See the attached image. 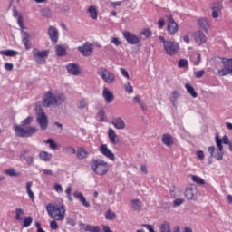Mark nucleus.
I'll return each instance as SVG.
<instances>
[{
	"label": "nucleus",
	"mask_w": 232,
	"mask_h": 232,
	"mask_svg": "<svg viewBox=\"0 0 232 232\" xmlns=\"http://www.w3.org/2000/svg\"><path fill=\"white\" fill-rule=\"evenodd\" d=\"M34 121V117L28 116L24 120L21 121L20 125H14V135L16 137H21L22 139H28V137H32L37 133V127L29 126L24 128V126H28L32 124V121Z\"/></svg>",
	"instance_id": "nucleus-1"
},
{
	"label": "nucleus",
	"mask_w": 232,
	"mask_h": 232,
	"mask_svg": "<svg viewBox=\"0 0 232 232\" xmlns=\"http://www.w3.org/2000/svg\"><path fill=\"white\" fill-rule=\"evenodd\" d=\"M64 101H66L64 94L50 90L43 95L42 105L44 108H50V106L57 108V106H61Z\"/></svg>",
	"instance_id": "nucleus-2"
},
{
	"label": "nucleus",
	"mask_w": 232,
	"mask_h": 232,
	"mask_svg": "<svg viewBox=\"0 0 232 232\" xmlns=\"http://www.w3.org/2000/svg\"><path fill=\"white\" fill-rule=\"evenodd\" d=\"M48 216L53 218V220H57L58 222H63L64 217L66 216V208L63 205L49 203L45 207Z\"/></svg>",
	"instance_id": "nucleus-3"
},
{
	"label": "nucleus",
	"mask_w": 232,
	"mask_h": 232,
	"mask_svg": "<svg viewBox=\"0 0 232 232\" xmlns=\"http://www.w3.org/2000/svg\"><path fill=\"white\" fill-rule=\"evenodd\" d=\"M91 169L96 175H106L110 171V164L102 159L92 160L91 162Z\"/></svg>",
	"instance_id": "nucleus-4"
},
{
	"label": "nucleus",
	"mask_w": 232,
	"mask_h": 232,
	"mask_svg": "<svg viewBox=\"0 0 232 232\" xmlns=\"http://www.w3.org/2000/svg\"><path fill=\"white\" fill-rule=\"evenodd\" d=\"M216 140V145L218 147V150L215 153V146H210L208 149V153H210V157L214 159H217V160H222L224 158V147L222 146V139L218 136V134H216L215 136Z\"/></svg>",
	"instance_id": "nucleus-5"
},
{
	"label": "nucleus",
	"mask_w": 232,
	"mask_h": 232,
	"mask_svg": "<svg viewBox=\"0 0 232 232\" xmlns=\"http://www.w3.org/2000/svg\"><path fill=\"white\" fill-rule=\"evenodd\" d=\"M159 39L163 43V48L167 55H176L179 52V44L177 42L166 40L164 36H159Z\"/></svg>",
	"instance_id": "nucleus-6"
},
{
	"label": "nucleus",
	"mask_w": 232,
	"mask_h": 232,
	"mask_svg": "<svg viewBox=\"0 0 232 232\" xmlns=\"http://www.w3.org/2000/svg\"><path fill=\"white\" fill-rule=\"evenodd\" d=\"M185 198L187 200H198V195H200V191L197 185L190 184L188 185L184 191Z\"/></svg>",
	"instance_id": "nucleus-7"
},
{
	"label": "nucleus",
	"mask_w": 232,
	"mask_h": 232,
	"mask_svg": "<svg viewBox=\"0 0 232 232\" xmlns=\"http://www.w3.org/2000/svg\"><path fill=\"white\" fill-rule=\"evenodd\" d=\"M98 75L107 84H113V82H115V74L104 67H102L98 70Z\"/></svg>",
	"instance_id": "nucleus-8"
},
{
	"label": "nucleus",
	"mask_w": 232,
	"mask_h": 232,
	"mask_svg": "<svg viewBox=\"0 0 232 232\" xmlns=\"http://www.w3.org/2000/svg\"><path fill=\"white\" fill-rule=\"evenodd\" d=\"M50 54V51L42 50L39 51L37 48L33 49V55L37 64H46V57Z\"/></svg>",
	"instance_id": "nucleus-9"
},
{
	"label": "nucleus",
	"mask_w": 232,
	"mask_h": 232,
	"mask_svg": "<svg viewBox=\"0 0 232 232\" xmlns=\"http://www.w3.org/2000/svg\"><path fill=\"white\" fill-rule=\"evenodd\" d=\"M223 69L218 70V75L219 77H226V75H232V58L222 59Z\"/></svg>",
	"instance_id": "nucleus-10"
},
{
	"label": "nucleus",
	"mask_w": 232,
	"mask_h": 232,
	"mask_svg": "<svg viewBox=\"0 0 232 232\" xmlns=\"http://www.w3.org/2000/svg\"><path fill=\"white\" fill-rule=\"evenodd\" d=\"M36 122L39 124L41 130L48 129V117L43 109H39L36 112Z\"/></svg>",
	"instance_id": "nucleus-11"
},
{
	"label": "nucleus",
	"mask_w": 232,
	"mask_h": 232,
	"mask_svg": "<svg viewBox=\"0 0 232 232\" xmlns=\"http://www.w3.org/2000/svg\"><path fill=\"white\" fill-rule=\"evenodd\" d=\"M122 35L127 41L128 44H139L140 43V37L137 36L131 32L125 31L122 33Z\"/></svg>",
	"instance_id": "nucleus-12"
},
{
	"label": "nucleus",
	"mask_w": 232,
	"mask_h": 232,
	"mask_svg": "<svg viewBox=\"0 0 232 232\" xmlns=\"http://www.w3.org/2000/svg\"><path fill=\"white\" fill-rule=\"evenodd\" d=\"M167 18L169 20L167 26L169 35H175L179 32V24L173 19V15H169Z\"/></svg>",
	"instance_id": "nucleus-13"
},
{
	"label": "nucleus",
	"mask_w": 232,
	"mask_h": 232,
	"mask_svg": "<svg viewBox=\"0 0 232 232\" xmlns=\"http://www.w3.org/2000/svg\"><path fill=\"white\" fill-rule=\"evenodd\" d=\"M21 28V37H22V44H24L25 50H30L32 48V44H30V34L28 32H25L24 24L19 25Z\"/></svg>",
	"instance_id": "nucleus-14"
},
{
	"label": "nucleus",
	"mask_w": 232,
	"mask_h": 232,
	"mask_svg": "<svg viewBox=\"0 0 232 232\" xmlns=\"http://www.w3.org/2000/svg\"><path fill=\"white\" fill-rule=\"evenodd\" d=\"M78 50L84 57H89V55L93 53V45L92 43L86 42L82 46L78 47Z\"/></svg>",
	"instance_id": "nucleus-15"
},
{
	"label": "nucleus",
	"mask_w": 232,
	"mask_h": 232,
	"mask_svg": "<svg viewBox=\"0 0 232 232\" xmlns=\"http://www.w3.org/2000/svg\"><path fill=\"white\" fill-rule=\"evenodd\" d=\"M100 153L102 155H104L107 159H110V160H115V154L108 148L107 144H102L99 148Z\"/></svg>",
	"instance_id": "nucleus-16"
},
{
	"label": "nucleus",
	"mask_w": 232,
	"mask_h": 232,
	"mask_svg": "<svg viewBox=\"0 0 232 232\" xmlns=\"http://www.w3.org/2000/svg\"><path fill=\"white\" fill-rule=\"evenodd\" d=\"M194 39L198 46H202V44H206V43H208V36H206L202 31L196 32L194 34Z\"/></svg>",
	"instance_id": "nucleus-17"
},
{
	"label": "nucleus",
	"mask_w": 232,
	"mask_h": 232,
	"mask_svg": "<svg viewBox=\"0 0 232 232\" xmlns=\"http://www.w3.org/2000/svg\"><path fill=\"white\" fill-rule=\"evenodd\" d=\"M224 8V5H222V3L217 2L213 3L211 5L212 10V17L213 19H218V12H221V10Z\"/></svg>",
	"instance_id": "nucleus-18"
},
{
	"label": "nucleus",
	"mask_w": 232,
	"mask_h": 232,
	"mask_svg": "<svg viewBox=\"0 0 232 232\" xmlns=\"http://www.w3.org/2000/svg\"><path fill=\"white\" fill-rule=\"evenodd\" d=\"M161 141L167 148H171L175 144V140H173V136L169 133L162 134Z\"/></svg>",
	"instance_id": "nucleus-19"
},
{
	"label": "nucleus",
	"mask_w": 232,
	"mask_h": 232,
	"mask_svg": "<svg viewBox=\"0 0 232 232\" xmlns=\"http://www.w3.org/2000/svg\"><path fill=\"white\" fill-rule=\"evenodd\" d=\"M47 34L53 43H57V41H59V31L57 28L49 26Z\"/></svg>",
	"instance_id": "nucleus-20"
},
{
	"label": "nucleus",
	"mask_w": 232,
	"mask_h": 232,
	"mask_svg": "<svg viewBox=\"0 0 232 232\" xmlns=\"http://www.w3.org/2000/svg\"><path fill=\"white\" fill-rule=\"evenodd\" d=\"M112 126H114V128L116 130H125L126 129V121H124V120L121 117H116L112 120L111 122Z\"/></svg>",
	"instance_id": "nucleus-21"
},
{
	"label": "nucleus",
	"mask_w": 232,
	"mask_h": 232,
	"mask_svg": "<svg viewBox=\"0 0 232 232\" xmlns=\"http://www.w3.org/2000/svg\"><path fill=\"white\" fill-rule=\"evenodd\" d=\"M66 70L71 75H79L81 73V67L77 63H69L66 65Z\"/></svg>",
	"instance_id": "nucleus-22"
},
{
	"label": "nucleus",
	"mask_w": 232,
	"mask_h": 232,
	"mask_svg": "<svg viewBox=\"0 0 232 232\" xmlns=\"http://www.w3.org/2000/svg\"><path fill=\"white\" fill-rule=\"evenodd\" d=\"M73 197L74 198H76V200H80L81 204H82L84 208H90V202L86 200V197H84V195L82 192L74 191Z\"/></svg>",
	"instance_id": "nucleus-23"
},
{
	"label": "nucleus",
	"mask_w": 232,
	"mask_h": 232,
	"mask_svg": "<svg viewBox=\"0 0 232 232\" xmlns=\"http://www.w3.org/2000/svg\"><path fill=\"white\" fill-rule=\"evenodd\" d=\"M102 97L106 101L107 104H110L111 102H113V99H115V96L113 95V92H111L108 87H105L102 91Z\"/></svg>",
	"instance_id": "nucleus-24"
},
{
	"label": "nucleus",
	"mask_w": 232,
	"mask_h": 232,
	"mask_svg": "<svg viewBox=\"0 0 232 232\" xmlns=\"http://www.w3.org/2000/svg\"><path fill=\"white\" fill-rule=\"evenodd\" d=\"M108 138L111 144H117L119 142V137L117 136L115 130L111 128L108 130Z\"/></svg>",
	"instance_id": "nucleus-25"
},
{
	"label": "nucleus",
	"mask_w": 232,
	"mask_h": 232,
	"mask_svg": "<svg viewBox=\"0 0 232 232\" xmlns=\"http://www.w3.org/2000/svg\"><path fill=\"white\" fill-rule=\"evenodd\" d=\"M88 14H90L91 19L95 21L97 17H99V11L97 10V6L95 5H91L87 9Z\"/></svg>",
	"instance_id": "nucleus-26"
},
{
	"label": "nucleus",
	"mask_w": 232,
	"mask_h": 232,
	"mask_svg": "<svg viewBox=\"0 0 232 232\" xmlns=\"http://www.w3.org/2000/svg\"><path fill=\"white\" fill-rule=\"evenodd\" d=\"M88 155H90V153L88 152V150H86L84 147L78 148L77 154H76L77 159H79L80 160H82L83 159H86Z\"/></svg>",
	"instance_id": "nucleus-27"
},
{
	"label": "nucleus",
	"mask_w": 232,
	"mask_h": 232,
	"mask_svg": "<svg viewBox=\"0 0 232 232\" xmlns=\"http://www.w3.org/2000/svg\"><path fill=\"white\" fill-rule=\"evenodd\" d=\"M40 160H43V162H50L52 160V153L46 152L44 150L41 151L38 155Z\"/></svg>",
	"instance_id": "nucleus-28"
},
{
	"label": "nucleus",
	"mask_w": 232,
	"mask_h": 232,
	"mask_svg": "<svg viewBox=\"0 0 232 232\" xmlns=\"http://www.w3.org/2000/svg\"><path fill=\"white\" fill-rule=\"evenodd\" d=\"M198 24L202 28V30L207 31L209 28V19L204 17L199 18L198 20Z\"/></svg>",
	"instance_id": "nucleus-29"
},
{
	"label": "nucleus",
	"mask_w": 232,
	"mask_h": 232,
	"mask_svg": "<svg viewBox=\"0 0 232 232\" xmlns=\"http://www.w3.org/2000/svg\"><path fill=\"white\" fill-rule=\"evenodd\" d=\"M32 186H33L32 181L26 182L25 189L29 198H31L32 201L34 202V200H35V195L34 194V191H32Z\"/></svg>",
	"instance_id": "nucleus-30"
},
{
	"label": "nucleus",
	"mask_w": 232,
	"mask_h": 232,
	"mask_svg": "<svg viewBox=\"0 0 232 232\" xmlns=\"http://www.w3.org/2000/svg\"><path fill=\"white\" fill-rule=\"evenodd\" d=\"M89 106H90V102L88 101V98H82L78 102L79 110H88Z\"/></svg>",
	"instance_id": "nucleus-31"
},
{
	"label": "nucleus",
	"mask_w": 232,
	"mask_h": 232,
	"mask_svg": "<svg viewBox=\"0 0 232 232\" xmlns=\"http://www.w3.org/2000/svg\"><path fill=\"white\" fill-rule=\"evenodd\" d=\"M0 55H6V57H15V55H19V52L8 49L0 51Z\"/></svg>",
	"instance_id": "nucleus-32"
},
{
	"label": "nucleus",
	"mask_w": 232,
	"mask_h": 232,
	"mask_svg": "<svg viewBox=\"0 0 232 232\" xmlns=\"http://www.w3.org/2000/svg\"><path fill=\"white\" fill-rule=\"evenodd\" d=\"M177 99H180V93L178 91H173L172 95L169 97V101L172 102L174 108H177Z\"/></svg>",
	"instance_id": "nucleus-33"
},
{
	"label": "nucleus",
	"mask_w": 232,
	"mask_h": 232,
	"mask_svg": "<svg viewBox=\"0 0 232 232\" xmlns=\"http://www.w3.org/2000/svg\"><path fill=\"white\" fill-rule=\"evenodd\" d=\"M185 88L187 90V92L189 93V95H191L193 99H197V97H198V94L195 91V88H193V86H191L189 83H186Z\"/></svg>",
	"instance_id": "nucleus-34"
},
{
	"label": "nucleus",
	"mask_w": 232,
	"mask_h": 232,
	"mask_svg": "<svg viewBox=\"0 0 232 232\" xmlns=\"http://www.w3.org/2000/svg\"><path fill=\"white\" fill-rule=\"evenodd\" d=\"M160 232H171V225L168 221H164L160 226Z\"/></svg>",
	"instance_id": "nucleus-35"
},
{
	"label": "nucleus",
	"mask_w": 232,
	"mask_h": 232,
	"mask_svg": "<svg viewBox=\"0 0 232 232\" xmlns=\"http://www.w3.org/2000/svg\"><path fill=\"white\" fill-rule=\"evenodd\" d=\"M131 204L134 211H140L142 208V202L140 199H132Z\"/></svg>",
	"instance_id": "nucleus-36"
},
{
	"label": "nucleus",
	"mask_w": 232,
	"mask_h": 232,
	"mask_svg": "<svg viewBox=\"0 0 232 232\" xmlns=\"http://www.w3.org/2000/svg\"><path fill=\"white\" fill-rule=\"evenodd\" d=\"M190 59L194 66H198L200 64L201 55L198 53H195Z\"/></svg>",
	"instance_id": "nucleus-37"
},
{
	"label": "nucleus",
	"mask_w": 232,
	"mask_h": 232,
	"mask_svg": "<svg viewBox=\"0 0 232 232\" xmlns=\"http://www.w3.org/2000/svg\"><path fill=\"white\" fill-rule=\"evenodd\" d=\"M55 52L58 57H64V55H66V48L63 47L62 45H56Z\"/></svg>",
	"instance_id": "nucleus-38"
},
{
	"label": "nucleus",
	"mask_w": 232,
	"mask_h": 232,
	"mask_svg": "<svg viewBox=\"0 0 232 232\" xmlns=\"http://www.w3.org/2000/svg\"><path fill=\"white\" fill-rule=\"evenodd\" d=\"M191 180L193 182H195L196 184H198L200 186L206 184V181L204 180V179L198 177V176H195V175H192L191 176Z\"/></svg>",
	"instance_id": "nucleus-39"
},
{
	"label": "nucleus",
	"mask_w": 232,
	"mask_h": 232,
	"mask_svg": "<svg viewBox=\"0 0 232 232\" xmlns=\"http://www.w3.org/2000/svg\"><path fill=\"white\" fill-rule=\"evenodd\" d=\"M15 213V220H23V215H24V210H23L22 208H16L14 210Z\"/></svg>",
	"instance_id": "nucleus-40"
},
{
	"label": "nucleus",
	"mask_w": 232,
	"mask_h": 232,
	"mask_svg": "<svg viewBox=\"0 0 232 232\" xmlns=\"http://www.w3.org/2000/svg\"><path fill=\"white\" fill-rule=\"evenodd\" d=\"M63 153H66L67 155H75V148L72 146H66L63 148Z\"/></svg>",
	"instance_id": "nucleus-41"
},
{
	"label": "nucleus",
	"mask_w": 232,
	"mask_h": 232,
	"mask_svg": "<svg viewBox=\"0 0 232 232\" xmlns=\"http://www.w3.org/2000/svg\"><path fill=\"white\" fill-rule=\"evenodd\" d=\"M32 222H34V219H32V217H25L23 221V227H30L32 226Z\"/></svg>",
	"instance_id": "nucleus-42"
},
{
	"label": "nucleus",
	"mask_w": 232,
	"mask_h": 232,
	"mask_svg": "<svg viewBox=\"0 0 232 232\" xmlns=\"http://www.w3.org/2000/svg\"><path fill=\"white\" fill-rule=\"evenodd\" d=\"M5 175H8V177H19V173L15 172V169H7L5 170Z\"/></svg>",
	"instance_id": "nucleus-43"
},
{
	"label": "nucleus",
	"mask_w": 232,
	"mask_h": 232,
	"mask_svg": "<svg viewBox=\"0 0 232 232\" xmlns=\"http://www.w3.org/2000/svg\"><path fill=\"white\" fill-rule=\"evenodd\" d=\"M189 63L186 59H180L178 63L179 68H188Z\"/></svg>",
	"instance_id": "nucleus-44"
},
{
	"label": "nucleus",
	"mask_w": 232,
	"mask_h": 232,
	"mask_svg": "<svg viewBox=\"0 0 232 232\" xmlns=\"http://www.w3.org/2000/svg\"><path fill=\"white\" fill-rule=\"evenodd\" d=\"M116 217H117V215L111 210H108L105 215V218L107 220H113V219H115Z\"/></svg>",
	"instance_id": "nucleus-45"
},
{
	"label": "nucleus",
	"mask_w": 232,
	"mask_h": 232,
	"mask_svg": "<svg viewBox=\"0 0 232 232\" xmlns=\"http://www.w3.org/2000/svg\"><path fill=\"white\" fill-rule=\"evenodd\" d=\"M45 144H49V148H51V150H57V143H55V141L52 139H48L45 141Z\"/></svg>",
	"instance_id": "nucleus-46"
},
{
	"label": "nucleus",
	"mask_w": 232,
	"mask_h": 232,
	"mask_svg": "<svg viewBox=\"0 0 232 232\" xmlns=\"http://www.w3.org/2000/svg\"><path fill=\"white\" fill-rule=\"evenodd\" d=\"M124 88H125V92H127V93H129V94L133 93V86L131 85L130 82H126L124 84Z\"/></svg>",
	"instance_id": "nucleus-47"
},
{
	"label": "nucleus",
	"mask_w": 232,
	"mask_h": 232,
	"mask_svg": "<svg viewBox=\"0 0 232 232\" xmlns=\"http://www.w3.org/2000/svg\"><path fill=\"white\" fill-rule=\"evenodd\" d=\"M42 15L50 19L52 17V11H50V8H45L42 11Z\"/></svg>",
	"instance_id": "nucleus-48"
},
{
	"label": "nucleus",
	"mask_w": 232,
	"mask_h": 232,
	"mask_svg": "<svg viewBox=\"0 0 232 232\" xmlns=\"http://www.w3.org/2000/svg\"><path fill=\"white\" fill-rule=\"evenodd\" d=\"M140 34H141V35H144V37H146L147 39H149V37H151L152 33H151V30H150V29H143V30L140 32Z\"/></svg>",
	"instance_id": "nucleus-49"
},
{
	"label": "nucleus",
	"mask_w": 232,
	"mask_h": 232,
	"mask_svg": "<svg viewBox=\"0 0 232 232\" xmlns=\"http://www.w3.org/2000/svg\"><path fill=\"white\" fill-rule=\"evenodd\" d=\"M42 173L44 177H53V170L52 169H43Z\"/></svg>",
	"instance_id": "nucleus-50"
},
{
	"label": "nucleus",
	"mask_w": 232,
	"mask_h": 232,
	"mask_svg": "<svg viewBox=\"0 0 232 232\" xmlns=\"http://www.w3.org/2000/svg\"><path fill=\"white\" fill-rule=\"evenodd\" d=\"M120 72L122 75V77H125V79H128L130 81V72L124 68H120Z\"/></svg>",
	"instance_id": "nucleus-51"
},
{
	"label": "nucleus",
	"mask_w": 232,
	"mask_h": 232,
	"mask_svg": "<svg viewBox=\"0 0 232 232\" xmlns=\"http://www.w3.org/2000/svg\"><path fill=\"white\" fill-rule=\"evenodd\" d=\"M50 227L53 229V231H56V229H59V225L57 224V220H53L50 222Z\"/></svg>",
	"instance_id": "nucleus-52"
},
{
	"label": "nucleus",
	"mask_w": 232,
	"mask_h": 232,
	"mask_svg": "<svg viewBox=\"0 0 232 232\" xmlns=\"http://www.w3.org/2000/svg\"><path fill=\"white\" fill-rule=\"evenodd\" d=\"M24 160H25V162L28 166H32V164H34V157L33 156H28V157L24 156Z\"/></svg>",
	"instance_id": "nucleus-53"
},
{
	"label": "nucleus",
	"mask_w": 232,
	"mask_h": 232,
	"mask_svg": "<svg viewBox=\"0 0 232 232\" xmlns=\"http://www.w3.org/2000/svg\"><path fill=\"white\" fill-rule=\"evenodd\" d=\"M182 204H184V198H176L174 201H173V206L174 207H179V206H182Z\"/></svg>",
	"instance_id": "nucleus-54"
},
{
	"label": "nucleus",
	"mask_w": 232,
	"mask_h": 232,
	"mask_svg": "<svg viewBox=\"0 0 232 232\" xmlns=\"http://www.w3.org/2000/svg\"><path fill=\"white\" fill-rule=\"evenodd\" d=\"M54 191H56V193H63V185H61L59 183H55L54 184Z\"/></svg>",
	"instance_id": "nucleus-55"
},
{
	"label": "nucleus",
	"mask_w": 232,
	"mask_h": 232,
	"mask_svg": "<svg viewBox=\"0 0 232 232\" xmlns=\"http://www.w3.org/2000/svg\"><path fill=\"white\" fill-rule=\"evenodd\" d=\"M67 224L69 225V226H77V221L74 219V218H67Z\"/></svg>",
	"instance_id": "nucleus-56"
},
{
	"label": "nucleus",
	"mask_w": 232,
	"mask_h": 232,
	"mask_svg": "<svg viewBox=\"0 0 232 232\" xmlns=\"http://www.w3.org/2000/svg\"><path fill=\"white\" fill-rule=\"evenodd\" d=\"M196 155H197V157H198V159H199V160H204V159H205V155H204V151H202V150H198L197 152H196Z\"/></svg>",
	"instance_id": "nucleus-57"
},
{
	"label": "nucleus",
	"mask_w": 232,
	"mask_h": 232,
	"mask_svg": "<svg viewBox=\"0 0 232 232\" xmlns=\"http://www.w3.org/2000/svg\"><path fill=\"white\" fill-rule=\"evenodd\" d=\"M158 24H159V30H162L164 28V25L166 24V21H164V18H160L158 21Z\"/></svg>",
	"instance_id": "nucleus-58"
},
{
	"label": "nucleus",
	"mask_w": 232,
	"mask_h": 232,
	"mask_svg": "<svg viewBox=\"0 0 232 232\" xmlns=\"http://www.w3.org/2000/svg\"><path fill=\"white\" fill-rule=\"evenodd\" d=\"M204 70H200V71H197L195 72V77H197V79H200L202 77H204Z\"/></svg>",
	"instance_id": "nucleus-59"
},
{
	"label": "nucleus",
	"mask_w": 232,
	"mask_h": 232,
	"mask_svg": "<svg viewBox=\"0 0 232 232\" xmlns=\"http://www.w3.org/2000/svg\"><path fill=\"white\" fill-rule=\"evenodd\" d=\"M5 69L7 72H12L14 70V64L10 63H5Z\"/></svg>",
	"instance_id": "nucleus-60"
},
{
	"label": "nucleus",
	"mask_w": 232,
	"mask_h": 232,
	"mask_svg": "<svg viewBox=\"0 0 232 232\" xmlns=\"http://www.w3.org/2000/svg\"><path fill=\"white\" fill-rule=\"evenodd\" d=\"M141 226L142 227H146V229H148L149 232H155V228H153V226L150 224H143Z\"/></svg>",
	"instance_id": "nucleus-61"
},
{
	"label": "nucleus",
	"mask_w": 232,
	"mask_h": 232,
	"mask_svg": "<svg viewBox=\"0 0 232 232\" xmlns=\"http://www.w3.org/2000/svg\"><path fill=\"white\" fill-rule=\"evenodd\" d=\"M134 102H137L138 104H140V106H141V108H144V103L142 102H140V96H135L133 98Z\"/></svg>",
	"instance_id": "nucleus-62"
},
{
	"label": "nucleus",
	"mask_w": 232,
	"mask_h": 232,
	"mask_svg": "<svg viewBox=\"0 0 232 232\" xmlns=\"http://www.w3.org/2000/svg\"><path fill=\"white\" fill-rule=\"evenodd\" d=\"M222 142H223V144H227V145H229V143L231 142V141H229V137H227V136H223V138H222Z\"/></svg>",
	"instance_id": "nucleus-63"
},
{
	"label": "nucleus",
	"mask_w": 232,
	"mask_h": 232,
	"mask_svg": "<svg viewBox=\"0 0 232 232\" xmlns=\"http://www.w3.org/2000/svg\"><path fill=\"white\" fill-rule=\"evenodd\" d=\"M111 43H112V44H114L116 46H119L121 44V42L119 41V38H117V37H113L111 39Z\"/></svg>",
	"instance_id": "nucleus-64"
}]
</instances>
